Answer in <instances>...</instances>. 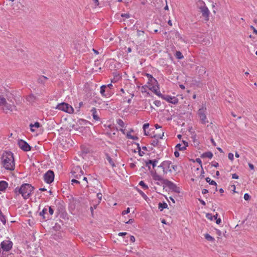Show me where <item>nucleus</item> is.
<instances>
[{"label": "nucleus", "mask_w": 257, "mask_h": 257, "mask_svg": "<svg viewBox=\"0 0 257 257\" xmlns=\"http://www.w3.org/2000/svg\"><path fill=\"white\" fill-rule=\"evenodd\" d=\"M121 16L122 17H124L126 19H128L129 18H130V15L129 14H122L121 15Z\"/></svg>", "instance_id": "nucleus-51"}, {"label": "nucleus", "mask_w": 257, "mask_h": 257, "mask_svg": "<svg viewBox=\"0 0 257 257\" xmlns=\"http://www.w3.org/2000/svg\"><path fill=\"white\" fill-rule=\"evenodd\" d=\"M56 108L70 114L73 113L74 112L73 108L70 105L65 102H62L58 104Z\"/></svg>", "instance_id": "nucleus-5"}, {"label": "nucleus", "mask_w": 257, "mask_h": 257, "mask_svg": "<svg viewBox=\"0 0 257 257\" xmlns=\"http://www.w3.org/2000/svg\"><path fill=\"white\" fill-rule=\"evenodd\" d=\"M154 103L155 104V105L156 106H157V107H159L161 106V102L160 100H155L154 102Z\"/></svg>", "instance_id": "nucleus-45"}, {"label": "nucleus", "mask_w": 257, "mask_h": 257, "mask_svg": "<svg viewBox=\"0 0 257 257\" xmlns=\"http://www.w3.org/2000/svg\"><path fill=\"white\" fill-rule=\"evenodd\" d=\"M34 190V187L31 184L25 183L22 184L20 188L16 187L14 189V193L16 196L21 194L24 199H27L31 195Z\"/></svg>", "instance_id": "nucleus-3"}, {"label": "nucleus", "mask_w": 257, "mask_h": 257, "mask_svg": "<svg viewBox=\"0 0 257 257\" xmlns=\"http://www.w3.org/2000/svg\"><path fill=\"white\" fill-rule=\"evenodd\" d=\"M41 126V124L39 122H36L34 124L31 123L30 124V130L32 132H34L35 130L33 127L39 128Z\"/></svg>", "instance_id": "nucleus-22"}, {"label": "nucleus", "mask_w": 257, "mask_h": 257, "mask_svg": "<svg viewBox=\"0 0 257 257\" xmlns=\"http://www.w3.org/2000/svg\"><path fill=\"white\" fill-rule=\"evenodd\" d=\"M74 171V168L72 169V170L71 171V173L72 174V176L77 179H80L81 177H79V173H78V172H76L75 173H73Z\"/></svg>", "instance_id": "nucleus-34"}, {"label": "nucleus", "mask_w": 257, "mask_h": 257, "mask_svg": "<svg viewBox=\"0 0 257 257\" xmlns=\"http://www.w3.org/2000/svg\"><path fill=\"white\" fill-rule=\"evenodd\" d=\"M97 206V205L96 204V205H94L93 206H91L90 207V211H91V214H92V216L93 215L94 209L96 208Z\"/></svg>", "instance_id": "nucleus-44"}, {"label": "nucleus", "mask_w": 257, "mask_h": 257, "mask_svg": "<svg viewBox=\"0 0 257 257\" xmlns=\"http://www.w3.org/2000/svg\"><path fill=\"white\" fill-rule=\"evenodd\" d=\"M151 174L154 180L161 181V183L164 184V188L168 187L172 191L180 193V189L175 184L168 179H164L161 175H158L156 171H151Z\"/></svg>", "instance_id": "nucleus-1"}, {"label": "nucleus", "mask_w": 257, "mask_h": 257, "mask_svg": "<svg viewBox=\"0 0 257 257\" xmlns=\"http://www.w3.org/2000/svg\"><path fill=\"white\" fill-rule=\"evenodd\" d=\"M97 197L99 199V203H100V201L101 200V199H102V194H101V193H98L97 194Z\"/></svg>", "instance_id": "nucleus-50"}, {"label": "nucleus", "mask_w": 257, "mask_h": 257, "mask_svg": "<svg viewBox=\"0 0 257 257\" xmlns=\"http://www.w3.org/2000/svg\"><path fill=\"white\" fill-rule=\"evenodd\" d=\"M175 56L176 58L178 59H182L184 58V56L182 55V54L181 53V52L179 51H177L176 52Z\"/></svg>", "instance_id": "nucleus-29"}, {"label": "nucleus", "mask_w": 257, "mask_h": 257, "mask_svg": "<svg viewBox=\"0 0 257 257\" xmlns=\"http://www.w3.org/2000/svg\"><path fill=\"white\" fill-rule=\"evenodd\" d=\"M47 79V78L46 77L42 76L41 77H40L39 78L38 81H39V82H40V83H44Z\"/></svg>", "instance_id": "nucleus-39"}, {"label": "nucleus", "mask_w": 257, "mask_h": 257, "mask_svg": "<svg viewBox=\"0 0 257 257\" xmlns=\"http://www.w3.org/2000/svg\"><path fill=\"white\" fill-rule=\"evenodd\" d=\"M206 217L208 219H210L211 220H213V216H212L211 214L210 213H207L206 214Z\"/></svg>", "instance_id": "nucleus-46"}, {"label": "nucleus", "mask_w": 257, "mask_h": 257, "mask_svg": "<svg viewBox=\"0 0 257 257\" xmlns=\"http://www.w3.org/2000/svg\"><path fill=\"white\" fill-rule=\"evenodd\" d=\"M244 199L246 201L249 200L250 199V196L248 194L245 193L244 195Z\"/></svg>", "instance_id": "nucleus-43"}, {"label": "nucleus", "mask_w": 257, "mask_h": 257, "mask_svg": "<svg viewBox=\"0 0 257 257\" xmlns=\"http://www.w3.org/2000/svg\"><path fill=\"white\" fill-rule=\"evenodd\" d=\"M147 87V86L146 85H144V86H143L142 87V92H146V88Z\"/></svg>", "instance_id": "nucleus-61"}, {"label": "nucleus", "mask_w": 257, "mask_h": 257, "mask_svg": "<svg viewBox=\"0 0 257 257\" xmlns=\"http://www.w3.org/2000/svg\"><path fill=\"white\" fill-rule=\"evenodd\" d=\"M250 29H251V30H253V33H254V34L257 33V30L255 29V28H254L253 26H250Z\"/></svg>", "instance_id": "nucleus-56"}, {"label": "nucleus", "mask_w": 257, "mask_h": 257, "mask_svg": "<svg viewBox=\"0 0 257 257\" xmlns=\"http://www.w3.org/2000/svg\"><path fill=\"white\" fill-rule=\"evenodd\" d=\"M211 166L214 167H217L218 166V163L216 162H212Z\"/></svg>", "instance_id": "nucleus-58"}, {"label": "nucleus", "mask_w": 257, "mask_h": 257, "mask_svg": "<svg viewBox=\"0 0 257 257\" xmlns=\"http://www.w3.org/2000/svg\"><path fill=\"white\" fill-rule=\"evenodd\" d=\"M107 86V88H108L107 90H108V92L110 93L109 92V90L112 88L113 85L111 83L108 84V85H106Z\"/></svg>", "instance_id": "nucleus-52"}, {"label": "nucleus", "mask_w": 257, "mask_h": 257, "mask_svg": "<svg viewBox=\"0 0 257 257\" xmlns=\"http://www.w3.org/2000/svg\"><path fill=\"white\" fill-rule=\"evenodd\" d=\"M233 154L231 153H229L228 155V159L231 161L233 160Z\"/></svg>", "instance_id": "nucleus-49"}, {"label": "nucleus", "mask_w": 257, "mask_h": 257, "mask_svg": "<svg viewBox=\"0 0 257 257\" xmlns=\"http://www.w3.org/2000/svg\"><path fill=\"white\" fill-rule=\"evenodd\" d=\"M4 106L5 107V109H4V110H13V108L15 107V105L14 104H9L7 102H6V104H5Z\"/></svg>", "instance_id": "nucleus-25"}, {"label": "nucleus", "mask_w": 257, "mask_h": 257, "mask_svg": "<svg viewBox=\"0 0 257 257\" xmlns=\"http://www.w3.org/2000/svg\"><path fill=\"white\" fill-rule=\"evenodd\" d=\"M204 237H205V238L208 241H214L215 240V239L214 238H213V237H212L211 236H210L209 234L208 233H206L205 235H204Z\"/></svg>", "instance_id": "nucleus-28"}, {"label": "nucleus", "mask_w": 257, "mask_h": 257, "mask_svg": "<svg viewBox=\"0 0 257 257\" xmlns=\"http://www.w3.org/2000/svg\"><path fill=\"white\" fill-rule=\"evenodd\" d=\"M48 215H49V216L52 217L51 216L53 214L54 210L51 206H48Z\"/></svg>", "instance_id": "nucleus-31"}, {"label": "nucleus", "mask_w": 257, "mask_h": 257, "mask_svg": "<svg viewBox=\"0 0 257 257\" xmlns=\"http://www.w3.org/2000/svg\"><path fill=\"white\" fill-rule=\"evenodd\" d=\"M139 185L141 186L144 189H148V186L145 183V182L143 181H141L139 183Z\"/></svg>", "instance_id": "nucleus-37"}, {"label": "nucleus", "mask_w": 257, "mask_h": 257, "mask_svg": "<svg viewBox=\"0 0 257 257\" xmlns=\"http://www.w3.org/2000/svg\"><path fill=\"white\" fill-rule=\"evenodd\" d=\"M18 145L20 148L25 152L30 151L32 149V147L28 143L22 139L18 140Z\"/></svg>", "instance_id": "nucleus-9"}, {"label": "nucleus", "mask_w": 257, "mask_h": 257, "mask_svg": "<svg viewBox=\"0 0 257 257\" xmlns=\"http://www.w3.org/2000/svg\"><path fill=\"white\" fill-rule=\"evenodd\" d=\"M126 137L128 139L134 140H138L139 139V138L137 136H132L130 133L127 134Z\"/></svg>", "instance_id": "nucleus-33"}, {"label": "nucleus", "mask_w": 257, "mask_h": 257, "mask_svg": "<svg viewBox=\"0 0 257 257\" xmlns=\"http://www.w3.org/2000/svg\"><path fill=\"white\" fill-rule=\"evenodd\" d=\"M6 99L3 96H0V105H4L6 104Z\"/></svg>", "instance_id": "nucleus-32"}, {"label": "nucleus", "mask_w": 257, "mask_h": 257, "mask_svg": "<svg viewBox=\"0 0 257 257\" xmlns=\"http://www.w3.org/2000/svg\"><path fill=\"white\" fill-rule=\"evenodd\" d=\"M91 112L94 119L97 121L100 120L99 117L97 114L96 108L95 107H93L91 110Z\"/></svg>", "instance_id": "nucleus-16"}, {"label": "nucleus", "mask_w": 257, "mask_h": 257, "mask_svg": "<svg viewBox=\"0 0 257 257\" xmlns=\"http://www.w3.org/2000/svg\"><path fill=\"white\" fill-rule=\"evenodd\" d=\"M205 180H206V181L207 183H208L210 185L217 186V183H216V182L213 180H211L209 177L206 178Z\"/></svg>", "instance_id": "nucleus-27"}, {"label": "nucleus", "mask_w": 257, "mask_h": 257, "mask_svg": "<svg viewBox=\"0 0 257 257\" xmlns=\"http://www.w3.org/2000/svg\"><path fill=\"white\" fill-rule=\"evenodd\" d=\"M77 122L80 125H87V124L89 123V121L86 120H85V119H80L78 120Z\"/></svg>", "instance_id": "nucleus-30"}, {"label": "nucleus", "mask_w": 257, "mask_h": 257, "mask_svg": "<svg viewBox=\"0 0 257 257\" xmlns=\"http://www.w3.org/2000/svg\"><path fill=\"white\" fill-rule=\"evenodd\" d=\"M238 178H239L238 176L236 174L234 173V174H232V179H238Z\"/></svg>", "instance_id": "nucleus-54"}, {"label": "nucleus", "mask_w": 257, "mask_h": 257, "mask_svg": "<svg viewBox=\"0 0 257 257\" xmlns=\"http://www.w3.org/2000/svg\"><path fill=\"white\" fill-rule=\"evenodd\" d=\"M130 240L132 242H134L135 241V237L133 235L130 236Z\"/></svg>", "instance_id": "nucleus-59"}, {"label": "nucleus", "mask_w": 257, "mask_h": 257, "mask_svg": "<svg viewBox=\"0 0 257 257\" xmlns=\"http://www.w3.org/2000/svg\"><path fill=\"white\" fill-rule=\"evenodd\" d=\"M71 182H72V184H73V183H76V184H80V182L79 181H78L76 179H72L71 180Z\"/></svg>", "instance_id": "nucleus-55"}, {"label": "nucleus", "mask_w": 257, "mask_h": 257, "mask_svg": "<svg viewBox=\"0 0 257 257\" xmlns=\"http://www.w3.org/2000/svg\"><path fill=\"white\" fill-rule=\"evenodd\" d=\"M4 167L8 170H14L15 165L13 154L11 152H5L1 158Z\"/></svg>", "instance_id": "nucleus-2"}, {"label": "nucleus", "mask_w": 257, "mask_h": 257, "mask_svg": "<svg viewBox=\"0 0 257 257\" xmlns=\"http://www.w3.org/2000/svg\"><path fill=\"white\" fill-rule=\"evenodd\" d=\"M117 123L121 127L123 128L124 127V123L123 121H122V120H121V119H117Z\"/></svg>", "instance_id": "nucleus-40"}, {"label": "nucleus", "mask_w": 257, "mask_h": 257, "mask_svg": "<svg viewBox=\"0 0 257 257\" xmlns=\"http://www.w3.org/2000/svg\"><path fill=\"white\" fill-rule=\"evenodd\" d=\"M130 209L129 207H128V208H127L126 210L123 211L122 212L121 214H122V215H124L125 214H126L130 213Z\"/></svg>", "instance_id": "nucleus-47"}, {"label": "nucleus", "mask_w": 257, "mask_h": 257, "mask_svg": "<svg viewBox=\"0 0 257 257\" xmlns=\"http://www.w3.org/2000/svg\"><path fill=\"white\" fill-rule=\"evenodd\" d=\"M126 234H127V232H119L118 235L119 236H124V235H125Z\"/></svg>", "instance_id": "nucleus-60"}, {"label": "nucleus", "mask_w": 257, "mask_h": 257, "mask_svg": "<svg viewBox=\"0 0 257 257\" xmlns=\"http://www.w3.org/2000/svg\"><path fill=\"white\" fill-rule=\"evenodd\" d=\"M162 98L174 104H177L178 102V99L177 98L169 95H164L162 96Z\"/></svg>", "instance_id": "nucleus-12"}, {"label": "nucleus", "mask_w": 257, "mask_h": 257, "mask_svg": "<svg viewBox=\"0 0 257 257\" xmlns=\"http://www.w3.org/2000/svg\"><path fill=\"white\" fill-rule=\"evenodd\" d=\"M139 192L144 199H146L147 198V195L142 191L139 190Z\"/></svg>", "instance_id": "nucleus-48"}, {"label": "nucleus", "mask_w": 257, "mask_h": 257, "mask_svg": "<svg viewBox=\"0 0 257 257\" xmlns=\"http://www.w3.org/2000/svg\"><path fill=\"white\" fill-rule=\"evenodd\" d=\"M107 89V86L105 85H103L100 87V92L102 96H106L108 95H110V93L108 92V90H107V93L105 94V91Z\"/></svg>", "instance_id": "nucleus-15"}, {"label": "nucleus", "mask_w": 257, "mask_h": 257, "mask_svg": "<svg viewBox=\"0 0 257 257\" xmlns=\"http://www.w3.org/2000/svg\"><path fill=\"white\" fill-rule=\"evenodd\" d=\"M158 142H159V141H158V139L154 140L152 141V142L151 143V145L154 147H156V146H157Z\"/></svg>", "instance_id": "nucleus-42"}, {"label": "nucleus", "mask_w": 257, "mask_h": 257, "mask_svg": "<svg viewBox=\"0 0 257 257\" xmlns=\"http://www.w3.org/2000/svg\"><path fill=\"white\" fill-rule=\"evenodd\" d=\"M168 207L167 204L165 202H159L158 204V208L160 211H162L164 209L167 208Z\"/></svg>", "instance_id": "nucleus-23"}, {"label": "nucleus", "mask_w": 257, "mask_h": 257, "mask_svg": "<svg viewBox=\"0 0 257 257\" xmlns=\"http://www.w3.org/2000/svg\"><path fill=\"white\" fill-rule=\"evenodd\" d=\"M135 144L137 145V149L138 150L139 155L140 156H143L145 153L144 152H141V147H140L139 144L136 143Z\"/></svg>", "instance_id": "nucleus-38"}, {"label": "nucleus", "mask_w": 257, "mask_h": 257, "mask_svg": "<svg viewBox=\"0 0 257 257\" xmlns=\"http://www.w3.org/2000/svg\"><path fill=\"white\" fill-rule=\"evenodd\" d=\"M196 162L198 163H199L200 165H201L202 162L200 158H196Z\"/></svg>", "instance_id": "nucleus-63"}, {"label": "nucleus", "mask_w": 257, "mask_h": 257, "mask_svg": "<svg viewBox=\"0 0 257 257\" xmlns=\"http://www.w3.org/2000/svg\"><path fill=\"white\" fill-rule=\"evenodd\" d=\"M198 9H199V12L202 14V17L204 18L205 21H208L209 19L210 13L203 1L200 2Z\"/></svg>", "instance_id": "nucleus-4"}, {"label": "nucleus", "mask_w": 257, "mask_h": 257, "mask_svg": "<svg viewBox=\"0 0 257 257\" xmlns=\"http://www.w3.org/2000/svg\"><path fill=\"white\" fill-rule=\"evenodd\" d=\"M213 157V154L211 152H206L204 153H203L201 155V158H208L209 159H211Z\"/></svg>", "instance_id": "nucleus-21"}, {"label": "nucleus", "mask_w": 257, "mask_h": 257, "mask_svg": "<svg viewBox=\"0 0 257 257\" xmlns=\"http://www.w3.org/2000/svg\"><path fill=\"white\" fill-rule=\"evenodd\" d=\"M144 76H146L148 79V84L151 85H155L158 84L157 80L153 77V76L150 74L145 73L143 74Z\"/></svg>", "instance_id": "nucleus-13"}, {"label": "nucleus", "mask_w": 257, "mask_h": 257, "mask_svg": "<svg viewBox=\"0 0 257 257\" xmlns=\"http://www.w3.org/2000/svg\"><path fill=\"white\" fill-rule=\"evenodd\" d=\"M206 108L204 106L202 105L201 107L198 111V115L199 117L200 121L202 124H206L208 122L207 120L206 116L205 114Z\"/></svg>", "instance_id": "nucleus-7"}, {"label": "nucleus", "mask_w": 257, "mask_h": 257, "mask_svg": "<svg viewBox=\"0 0 257 257\" xmlns=\"http://www.w3.org/2000/svg\"><path fill=\"white\" fill-rule=\"evenodd\" d=\"M208 192V190L206 189H203L202 190V193L203 194H205L206 193H207Z\"/></svg>", "instance_id": "nucleus-62"}, {"label": "nucleus", "mask_w": 257, "mask_h": 257, "mask_svg": "<svg viewBox=\"0 0 257 257\" xmlns=\"http://www.w3.org/2000/svg\"><path fill=\"white\" fill-rule=\"evenodd\" d=\"M188 146V143H186V146H182L180 144H178L176 146V148L178 149L179 151H184L186 150V147Z\"/></svg>", "instance_id": "nucleus-26"}, {"label": "nucleus", "mask_w": 257, "mask_h": 257, "mask_svg": "<svg viewBox=\"0 0 257 257\" xmlns=\"http://www.w3.org/2000/svg\"><path fill=\"white\" fill-rule=\"evenodd\" d=\"M172 164L170 161H164L159 166L158 168H161L163 169V175H166L168 172H171L172 170L170 169V165Z\"/></svg>", "instance_id": "nucleus-6"}, {"label": "nucleus", "mask_w": 257, "mask_h": 257, "mask_svg": "<svg viewBox=\"0 0 257 257\" xmlns=\"http://www.w3.org/2000/svg\"><path fill=\"white\" fill-rule=\"evenodd\" d=\"M76 172H78V173H79V177H81L84 174V172L80 166H76L74 167L73 173Z\"/></svg>", "instance_id": "nucleus-20"}, {"label": "nucleus", "mask_w": 257, "mask_h": 257, "mask_svg": "<svg viewBox=\"0 0 257 257\" xmlns=\"http://www.w3.org/2000/svg\"><path fill=\"white\" fill-rule=\"evenodd\" d=\"M54 172L51 170H49L44 175V181L47 184H51L54 181Z\"/></svg>", "instance_id": "nucleus-8"}, {"label": "nucleus", "mask_w": 257, "mask_h": 257, "mask_svg": "<svg viewBox=\"0 0 257 257\" xmlns=\"http://www.w3.org/2000/svg\"><path fill=\"white\" fill-rule=\"evenodd\" d=\"M48 206H45L43 210L39 212V216L42 217L44 220H47L51 219L52 217L49 216L48 212Z\"/></svg>", "instance_id": "nucleus-11"}, {"label": "nucleus", "mask_w": 257, "mask_h": 257, "mask_svg": "<svg viewBox=\"0 0 257 257\" xmlns=\"http://www.w3.org/2000/svg\"><path fill=\"white\" fill-rule=\"evenodd\" d=\"M164 134V132L162 131L161 134H155L152 137V138L162 139Z\"/></svg>", "instance_id": "nucleus-36"}, {"label": "nucleus", "mask_w": 257, "mask_h": 257, "mask_svg": "<svg viewBox=\"0 0 257 257\" xmlns=\"http://www.w3.org/2000/svg\"><path fill=\"white\" fill-rule=\"evenodd\" d=\"M0 220L3 222L4 224H6V219L5 216L2 213L0 215Z\"/></svg>", "instance_id": "nucleus-35"}, {"label": "nucleus", "mask_w": 257, "mask_h": 257, "mask_svg": "<svg viewBox=\"0 0 257 257\" xmlns=\"http://www.w3.org/2000/svg\"><path fill=\"white\" fill-rule=\"evenodd\" d=\"M151 90H152L158 96L162 98L163 95L160 91H158L157 89L155 88V86H153V87L150 88Z\"/></svg>", "instance_id": "nucleus-24"}, {"label": "nucleus", "mask_w": 257, "mask_h": 257, "mask_svg": "<svg viewBox=\"0 0 257 257\" xmlns=\"http://www.w3.org/2000/svg\"><path fill=\"white\" fill-rule=\"evenodd\" d=\"M199 201L202 205H205L206 203L204 200L201 199H199Z\"/></svg>", "instance_id": "nucleus-64"}, {"label": "nucleus", "mask_w": 257, "mask_h": 257, "mask_svg": "<svg viewBox=\"0 0 257 257\" xmlns=\"http://www.w3.org/2000/svg\"><path fill=\"white\" fill-rule=\"evenodd\" d=\"M144 33H145V32L143 31H140L139 30H138V31H137V36L138 37L144 36Z\"/></svg>", "instance_id": "nucleus-41"}, {"label": "nucleus", "mask_w": 257, "mask_h": 257, "mask_svg": "<svg viewBox=\"0 0 257 257\" xmlns=\"http://www.w3.org/2000/svg\"><path fill=\"white\" fill-rule=\"evenodd\" d=\"M8 186V183L5 181H0V191H5Z\"/></svg>", "instance_id": "nucleus-17"}, {"label": "nucleus", "mask_w": 257, "mask_h": 257, "mask_svg": "<svg viewBox=\"0 0 257 257\" xmlns=\"http://www.w3.org/2000/svg\"><path fill=\"white\" fill-rule=\"evenodd\" d=\"M13 244L12 241L6 240L1 242L0 248L2 249L3 251H9L12 248Z\"/></svg>", "instance_id": "nucleus-10"}, {"label": "nucleus", "mask_w": 257, "mask_h": 257, "mask_svg": "<svg viewBox=\"0 0 257 257\" xmlns=\"http://www.w3.org/2000/svg\"><path fill=\"white\" fill-rule=\"evenodd\" d=\"M26 99L30 103H33L36 101L37 98L34 94H31L27 97Z\"/></svg>", "instance_id": "nucleus-18"}, {"label": "nucleus", "mask_w": 257, "mask_h": 257, "mask_svg": "<svg viewBox=\"0 0 257 257\" xmlns=\"http://www.w3.org/2000/svg\"><path fill=\"white\" fill-rule=\"evenodd\" d=\"M149 126V123H145L144 125H143V129L145 131V132H146V130L147 128H148Z\"/></svg>", "instance_id": "nucleus-53"}, {"label": "nucleus", "mask_w": 257, "mask_h": 257, "mask_svg": "<svg viewBox=\"0 0 257 257\" xmlns=\"http://www.w3.org/2000/svg\"><path fill=\"white\" fill-rule=\"evenodd\" d=\"M105 156L106 157V159L108 161L109 164L112 167H115V164L114 163L113 161L112 160V158L110 157V156L109 155L108 153H105Z\"/></svg>", "instance_id": "nucleus-19"}, {"label": "nucleus", "mask_w": 257, "mask_h": 257, "mask_svg": "<svg viewBox=\"0 0 257 257\" xmlns=\"http://www.w3.org/2000/svg\"><path fill=\"white\" fill-rule=\"evenodd\" d=\"M134 219H130L127 221L125 222L126 224H131L133 222H134Z\"/></svg>", "instance_id": "nucleus-57"}, {"label": "nucleus", "mask_w": 257, "mask_h": 257, "mask_svg": "<svg viewBox=\"0 0 257 257\" xmlns=\"http://www.w3.org/2000/svg\"><path fill=\"white\" fill-rule=\"evenodd\" d=\"M158 162V160L157 159L155 160H149L146 162V166H148V165H152L153 168L154 169L157 165V163Z\"/></svg>", "instance_id": "nucleus-14"}]
</instances>
